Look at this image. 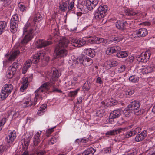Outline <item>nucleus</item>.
I'll use <instances>...</instances> for the list:
<instances>
[{"label": "nucleus", "mask_w": 155, "mask_h": 155, "mask_svg": "<svg viewBox=\"0 0 155 155\" xmlns=\"http://www.w3.org/2000/svg\"><path fill=\"white\" fill-rule=\"evenodd\" d=\"M135 135L133 131H130L128 132L125 135L124 137L125 138H128L134 136Z\"/></svg>", "instance_id": "nucleus-47"}, {"label": "nucleus", "mask_w": 155, "mask_h": 155, "mask_svg": "<svg viewBox=\"0 0 155 155\" xmlns=\"http://www.w3.org/2000/svg\"><path fill=\"white\" fill-rule=\"evenodd\" d=\"M89 38H90L88 40V43L91 44H96V37H90Z\"/></svg>", "instance_id": "nucleus-51"}, {"label": "nucleus", "mask_w": 155, "mask_h": 155, "mask_svg": "<svg viewBox=\"0 0 155 155\" xmlns=\"http://www.w3.org/2000/svg\"><path fill=\"white\" fill-rule=\"evenodd\" d=\"M18 18L17 14L14 15L10 21V28L12 33H14L17 30L18 24Z\"/></svg>", "instance_id": "nucleus-5"}, {"label": "nucleus", "mask_w": 155, "mask_h": 155, "mask_svg": "<svg viewBox=\"0 0 155 155\" xmlns=\"http://www.w3.org/2000/svg\"><path fill=\"white\" fill-rule=\"evenodd\" d=\"M67 6L68 5L66 3L63 2L60 4V10L61 11L64 12L67 10Z\"/></svg>", "instance_id": "nucleus-36"}, {"label": "nucleus", "mask_w": 155, "mask_h": 155, "mask_svg": "<svg viewBox=\"0 0 155 155\" xmlns=\"http://www.w3.org/2000/svg\"><path fill=\"white\" fill-rule=\"evenodd\" d=\"M32 62L31 60H28L24 63L22 69V73L23 74L26 73L28 69L31 65Z\"/></svg>", "instance_id": "nucleus-20"}, {"label": "nucleus", "mask_w": 155, "mask_h": 155, "mask_svg": "<svg viewBox=\"0 0 155 155\" xmlns=\"http://www.w3.org/2000/svg\"><path fill=\"white\" fill-rule=\"evenodd\" d=\"M125 12L126 15L129 16L136 15L138 13L137 11L131 9H127L126 10Z\"/></svg>", "instance_id": "nucleus-25"}, {"label": "nucleus", "mask_w": 155, "mask_h": 155, "mask_svg": "<svg viewBox=\"0 0 155 155\" xmlns=\"http://www.w3.org/2000/svg\"><path fill=\"white\" fill-rule=\"evenodd\" d=\"M98 0H87L86 5L87 8L91 10L98 4Z\"/></svg>", "instance_id": "nucleus-14"}, {"label": "nucleus", "mask_w": 155, "mask_h": 155, "mask_svg": "<svg viewBox=\"0 0 155 155\" xmlns=\"http://www.w3.org/2000/svg\"><path fill=\"white\" fill-rule=\"evenodd\" d=\"M41 141L40 137L37 136H34V138L33 140V143L35 146H37L39 143Z\"/></svg>", "instance_id": "nucleus-43"}, {"label": "nucleus", "mask_w": 155, "mask_h": 155, "mask_svg": "<svg viewBox=\"0 0 155 155\" xmlns=\"http://www.w3.org/2000/svg\"><path fill=\"white\" fill-rule=\"evenodd\" d=\"M109 101L110 102V104L111 105H116L117 103V101L112 98H110L109 99Z\"/></svg>", "instance_id": "nucleus-55"}, {"label": "nucleus", "mask_w": 155, "mask_h": 155, "mask_svg": "<svg viewBox=\"0 0 155 155\" xmlns=\"http://www.w3.org/2000/svg\"><path fill=\"white\" fill-rule=\"evenodd\" d=\"M116 27L121 31L126 30L128 27V23L126 21H118L116 23Z\"/></svg>", "instance_id": "nucleus-13"}, {"label": "nucleus", "mask_w": 155, "mask_h": 155, "mask_svg": "<svg viewBox=\"0 0 155 155\" xmlns=\"http://www.w3.org/2000/svg\"><path fill=\"white\" fill-rule=\"evenodd\" d=\"M140 105V104L138 101L134 100L130 103L128 105V107L131 110H135L139 109Z\"/></svg>", "instance_id": "nucleus-16"}, {"label": "nucleus", "mask_w": 155, "mask_h": 155, "mask_svg": "<svg viewBox=\"0 0 155 155\" xmlns=\"http://www.w3.org/2000/svg\"><path fill=\"white\" fill-rule=\"evenodd\" d=\"M80 89L78 88L74 91H70L68 93V95L69 96L71 97H74L77 94L78 91Z\"/></svg>", "instance_id": "nucleus-42"}, {"label": "nucleus", "mask_w": 155, "mask_h": 155, "mask_svg": "<svg viewBox=\"0 0 155 155\" xmlns=\"http://www.w3.org/2000/svg\"><path fill=\"white\" fill-rule=\"evenodd\" d=\"M104 114V111L102 110H98L96 113V115L99 117H102Z\"/></svg>", "instance_id": "nucleus-50"}, {"label": "nucleus", "mask_w": 155, "mask_h": 155, "mask_svg": "<svg viewBox=\"0 0 155 155\" xmlns=\"http://www.w3.org/2000/svg\"><path fill=\"white\" fill-rule=\"evenodd\" d=\"M46 108L45 105H42L39 108V110H38L37 114L39 115H41L43 113L45 112V109Z\"/></svg>", "instance_id": "nucleus-37"}, {"label": "nucleus", "mask_w": 155, "mask_h": 155, "mask_svg": "<svg viewBox=\"0 0 155 155\" xmlns=\"http://www.w3.org/2000/svg\"><path fill=\"white\" fill-rule=\"evenodd\" d=\"M134 91L133 90H129L126 92V94L130 96L132 95L134 93Z\"/></svg>", "instance_id": "nucleus-62"}, {"label": "nucleus", "mask_w": 155, "mask_h": 155, "mask_svg": "<svg viewBox=\"0 0 155 155\" xmlns=\"http://www.w3.org/2000/svg\"><path fill=\"white\" fill-rule=\"evenodd\" d=\"M57 141V139L55 137H53L50 140L49 142V144H53L55 143Z\"/></svg>", "instance_id": "nucleus-58"}, {"label": "nucleus", "mask_w": 155, "mask_h": 155, "mask_svg": "<svg viewBox=\"0 0 155 155\" xmlns=\"http://www.w3.org/2000/svg\"><path fill=\"white\" fill-rule=\"evenodd\" d=\"M77 62L80 64H82L85 66H89L93 63V61L91 58L83 56L77 59Z\"/></svg>", "instance_id": "nucleus-7"}, {"label": "nucleus", "mask_w": 155, "mask_h": 155, "mask_svg": "<svg viewBox=\"0 0 155 155\" xmlns=\"http://www.w3.org/2000/svg\"><path fill=\"white\" fill-rule=\"evenodd\" d=\"M131 110L129 108H126L123 111L124 115L126 117L129 116L131 113Z\"/></svg>", "instance_id": "nucleus-39"}, {"label": "nucleus", "mask_w": 155, "mask_h": 155, "mask_svg": "<svg viewBox=\"0 0 155 155\" xmlns=\"http://www.w3.org/2000/svg\"><path fill=\"white\" fill-rule=\"evenodd\" d=\"M34 30L31 28L30 24L27 23L24 27L23 30V34L25 36L21 39L20 45L22 46L25 45L29 41L33 38Z\"/></svg>", "instance_id": "nucleus-3"}, {"label": "nucleus", "mask_w": 155, "mask_h": 155, "mask_svg": "<svg viewBox=\"0 0 155 155\" xmlns=\"http://www.w3.org/2000/svg\"><path fill=\"white\" fill-rule=\"evenodd\" d=\"M83 88L85 91H88L90 89V86L88 81H86L84 83L83 86Z\"/></svg>", "instance_id": "nucleus-46"}, {"label": "nucleus", "mask_w": 155, "mask_h": 155, "mask_svg": "<svg viewBox=\"0 0 155 155\" xmlns=\"http://www.w3.org/2000/svg\"><path fill=\"white\" fill-rule=\"evenodd\" d=\"M129 80L132 82H137L138 81L139 79L137 77H136L135 75H132L129 78Z\"/></svg>", "instance_id": "nucleus-40"}, {"label": "nucleus", "mask_w": 155, "mask_h": 155, "mask_svg": "<svg viewBox=\"0 0 155 155\" xmlns=\"http://www.w3.org/2000/svg\"><path fill=\"white\" fill-rule=\"evenodd\" d=\"M19 51L18 50H15L12 52V54L9 57L8 59L6 61L7 62L13 61L19 54Z\"/></svg>", "instance_id": "nucleus-21"}, {"label": "nucleus", "mask_w": 155, "mask_h": 155, "mask_svg": "<svg viewBox=\"0 0 155 155\" xmlns=\"http://www.w3.org/2000/svg\"><path fill=\"white\" fill-rule=\"evenodd\" d=\"M111 152L110 147H108L104 149V153H110Z\"/></svg>", "instance_id": "nucleus-64"}, {"label": "nucleus", "mask_w": 155, "mask_h": 155, "mask_svg": "<svg viewBox=\"0 0 155 155\" xmlns=\"http://www.w3.org/2000/svg\"><path fill=\"white\" fill-rule=\"evenodd\" d=\"M124 129H126L119 128L117 130H110L107 132L105 135L108 136H114L116 134L120 133L122 132V130Z\"/></svg>", "instance_id": "nucleus-19"}, {"label": "nucleus", "mask_w": 155, "mask_h": 155, "mask_svg": "<svg viewBox=\"0 0 155 155\" xmlns=\"http://www.w3.org/2000/svg\"><path fill=\"white\" fill-rule=\"evenodd\" d=\"M56 127V126L54 127L51 128L50 129H49L46 132V136L48 137H49L51 134L52 132H53L54 131V129Z\"/></svg>", "instance_id": "nucleus-49"}, {"label": "nucleus", "mask_w": 155, "mask_h": 155, "mask_svg": "<svg viewBox=\"0 0 155 155\" xmlns=\"http://www.w3.org/2000/svg\"><path fill=\"white\" fill-rule=\"evenodd\" d=\"M18 6L20 9V10L21 11H24V10H26V7H25L22 3H19L18 5Z\"/></svg>", "instance_id": "nucleus-53"}, {"label": "nucleus", "mask_w": 155, "mask_h": 155, "mask_svg": "<svg viewBox=\"0 0 155 155\" xmlns=\"http://www.w3.org/2000/svg\"><path fill=\"white\" fill-rule=\"evenodd\" d=\"M94 17L95 19L98 20L102 19L106 15L97 11L94 13Z\"/></svg>", "instance_id": "nucleus-27"}, {"label": "nucleus", "mask_w": 155, "mask_h": 155, "mask_svg": "<svg viewBox=\"0 0 155 155\" xmlns=\"http://www.w3.org/2000/svg\"><path fill=\"white\" fill-rule=\"evenodd\" d=\"M95 152V150L93 148L91 147L84 151L82 154V155H93Z\"/></svg>", "instance_id": "nucleus-28"}, {"label": "nucleus", "mask_w": 155, "mask_h": 155, "mask_svg": "<svg viewBox=\"0 0 155 155\" xmlns=\"http://www.w3.org/2000/svg\"><path fill=\"white\" fill-rule=\"evenodd\" d=\"M120 50L121 48L119 46H113L108 48L106 51V53L107 55H110L113 53L117 52Z\"/></svg>", "instance_id": "nucleus-15"}, {"label": "nucleus", "mask_w": 155, "mask_h": 155, "mask_svg": "<svg viewBox=\"0 0 155 155\" xmlns=\"http://www.w3.org/2000/svg\"><path fill=\"white\" fill-rule=\"evenodd\" d=\"M8 77L9 78H11L15 74L17 69L11 66L8 68Z\"/></svg>", "instance_id": "nucleus-22"}, {"label": "nucleus", "mask_w": 155, "mask_h": 155, "mask_svg": "<svg viewBox=\"0 0 155 155\" xmlns=\"http://www.w3.org/2000/svg\"><path fill=\"white\" fill-rule=\"evenodd\" d=\"M10 94L8 93L6 91L2 88L0 94V99L1 100L5 99Z\"/></svg>", "instance_id": "nucleus-23"}, {"label": "nucleus", "mask_w": 155, "mask_h": 155, "mask_svg": "<svg viewBox=\"0 0 155 155\" xmlns=\"http://www.w3.org/2000/svg\"><path fill=\"white\" fill-rule=\"evenodd\" d=\"M141 130V129L140 127H137L134 129L132 131H133L134 133L135 134V135L136 134L140 133Z\"/></svg>", "instance_id": "nucleus-59"}, {"label": "nucleus", "mask_w": 155, "mask_h": 155, "mask_svg": "<svg viewBox=\"0 0 155 155\" xmlns=\"http://www.w3.org/2000/svg\"><path fill=\"white\" fill-rule=\"evenodd\" d=\"M86 43L85 41L83 40V39H78V41H77V43L76 45H74V47H81L83 46Z\"/></svg>", "instance_id": "nucleus-34"}, {"label": "nucleus", "mask_w": 155, "mask_h": 155, "mask_svg": "<svg viewBox=\"0 0 155 155\" xmlns=\"http://www.w3.org/2000/svg\"><path fill=\"white\" fill-rule=\"evenodd\" d=\"M13 86L11 84H6L4 85L2 87L3 89L6 91L8 93L11 94L13 89Z\"/></svg>", "instance_id": "nucleus-30"}, {"label": "nucleus", "mask_w": 155, "mask_h": 155, "mask_svg": "<svg viewBox=\"0 0 155 155\" xmlns=\"http://www.w3.org/2000/svg\"><path fill=\"white\" fill-rule=\"evenodd\" d=\"M148 155H155V149L151 147L148 150Z\"/></svg>", "instance_id": "nucleus-54"}, {"label": "nucleus", "mask_w": 155, "mask_h": 155, "mask_svg": "<svg viewBox=\"0 0 155 155\" xmlns=\"http://www.w3.org/2000/svg\"><path fill=\"white\" fill-rule=\"evenodd\" d=\"M142 69L143 73L147 74L153 71V68L152 67L148 66L144 67Z\"/></svg>", "instance_id": "nucleus-33"}, {"label": "nucleus", "mask_w": 155, "mask_h": 155, "mask_svg": "<svg viewBox=\"0 0 155 155\" xmlns=\"http://www.w3.org/2000/svg\"><path fill=\"white\" fill-rule=\"evenodd\" d=\"M150 55V54L149 52H143L138 57L137 60L140 62H146L148 60Z\"/></svg>", "instance_id": "nucleus-12"}, {"label": "nucleus", "mask_w": 155, "mask_h": 155, "mask_svg": "<svg viewBox=\"0 0 155 155\" xmlns=\"http://www.w3.org/2000/svg\"><path fill=\"white\" fill-rule=\"evenodd\" d=\"M121 114V109H117L112 111L110 114V117L111 119L118 118Z\"/></svg>", "instance_id": "nucleus-18"}, {"label": "nucleus", "mask_w": 155, "mask_h": 155, "mask_svg": "<svg viewBox=\"0 0 155 155\" xmlns=\"http://www.w3.org/2000/svg\"><path fill=\"white\" fill-rule=\"evenodd\" d=\"M24 145L23 146L25 149H27L29 144L30 141L29 140H25V139H24Z\"/></svg>", "instance_id": "nucleus-45"}, {"label": "nucleus", "mask_w": 155, "mask_h": 155, "mask_svg": "<svg viewBox=\"0 0 155 155\" xmlns=\"http://www.w3.org/2000/svg\"><path fill=\"white\" fill-rule=\"evenodd\" d=\"M86 54L91 57H93L95 55V51L90 48H88L84 50Z\"/></svg>", "instance_id": "nucleus-31"}, {"label": "nucleus", "mask_w": 155, "mask_h": 155, "mask_svg": "<svg viewBox=\"0 0 155 155\" xmlns=\"http://www.w3.org/2000/svg\"><path fill=\"white\" fill-rule=\"evenodd\" d=\"M16 138L15 132H11L6 137V141L7 143L6 146L8 148H9L12 145V143Z\"/></svg>", "instance_id": "nucleus-11"}, {"label": "nucleus", "mask_w": 155, "mask_h": 155, "mask_svg": "<svg viewBox=\"0 0 155 155\" xmlns=\"http://www.w3.org/2000/svg\"><path fill=\"white\" fill-rule=\"evenodd\" d=\"M108 9V7L105 5L100 6L97 9L98 11L102 14L106 15Z\"/></svg>", "instance_id": "nucleus-26"}, {"label": "nucleus", "mask_w": 155, "mask_h": 155, "mask_svg": "<svg viewBox=\"0 0 155 155\" xmlns=\"http://www.w3.org/2000/svg\"><path fill=\"white\" fill-rule=\"evenodd\" d=\"M109 65L110 67L117 66L119 64V63L117 61L113 60L109 61Z\"/></svg>", "instance_id": "nucleus-44"}, {"label": "nucleus", "mask_w": 155, "mask_h": 155, "mask_svg": "<svg viewBox=\"0 0 155 155\" xmlns=\"http://www.w3.org/2000/svg\"><path fill=\"white\" fill-rule=\"evenodd\" d=\"M4 4L5 6L9 5L11 3V0H0Z\"/></svg>", "instance_id": "nucleus-57"}, {"label": "nucleus", "mask_w": 155, "mask_h": 155, "mask_svg": "<svg viewBox=\"0 0 155 155\" xmlns=\"http://www.w3.org/2000/svg\"><path fill=\"white\" fill-rule=\"evenodd\" d=\"M50 41H45L42 39H39L35 43L36 47L38 48H41L45 47L52 44Z\"/></svg>", "instance_id": "nucleus-10"}, {"label": "nucleus", "mask_w": 155, "mask_h": 155, "mask_svg": "<svg viewBox=\"0 0 155 155\" xmlns=\"http://www.w3.org/2000/svg\"><path fill=\"white\" fill-rule=\"evenodd\" d=\"M42 18V16L39 13H38L35 15L34 21L35 24L36 22H38L39 21L41 20Z\"/></svg>", "instance_id": "nucleus-38"}, {"label": "nucleus", "mask_w": 155, "mask_h": 155, "mask_svg": "<svg viewBox=\"0 0 155 155\" xmlns=\"http://www.w3.org/2000/svg\"><path fill=\"white\" fill-rule=\"evenodd\" d=\"M51 83H45L41 85L39 88L35 91V97L34 98V101L33 102L31 100L26 101L22 104V107L26 108L32 106L35 107H38L39 104V102L37 101V99L38 98H41L42 93L48 91L49 89V86L51 87L52 86V84H54L53 82Z\"/></svg>", "instance_id": "nucleus-1"}, {"label": "nucleus", "mask_w": 155, "mask_h": 155, "mask_svg": "<svg viewBox=\"0 0 155 155\" xmlns=\"http://www.w3.org/2000/svg\"><path fill=\"white\" fill-rule=\"evenodd\" d=\"M45 55V53L44 51H40L35 54L29 60L31 61L32 63L36 64L39 62L40 60L43 58Z\"/></svg>", "instance_id": "nucleus-8"}, {"label": "nucleus", "mask_w": 155, "mask_h": 155, "mask_svg": "<svg viewBox=\"0 0 155 155\" xmlns=\"http://www.w3.org/2000/svg\"><path fill=\"white\" fill-rule=\"evenodd\" d=\"M18 18L17 14L14 15L10 21V28L12 33H14L17 30L18 24Z\"/></svg>", "instance_id": "nucleus-4"}, {"label": "nucleus", "mask_w": 155, "mask_h": 155, "mask_svg": "<svg viewBox=\"0 0 155 155\" xmlns=\"http://www.w3.org/2000/svg\"><path fill=\"white\" fill-rule=\"evenodd\" d=\"M147 134V131L144 130L140 133L137 134L135 137V140L136 142H139L142 141L146 137Z\"/></svg>", "instance_id": "nucleus-17"}, {"label": "nucleus", "mask_w": 155, "mask_h": 155, "mask_svg": "<svg viewBox=\"0 0 155 155\" xmlns=\"http://www.w3.org/2000/svg\"><path fill=\"white\" fill-rule=\"evenodd\" d=\"M112 39L115 41L116 43H117L120 41V39L118 37H116L113 38Z\"/></svg>", "instance_id": "nucleus-61"}, {"label": "nucleus", "mask_w": 155, "mask_h": 155, "mask_svg": "<svg viewBox=\"0 0 155 155\" xmlns=\"http://www.w3.org/2000/svg\"><path fill=\"white\" fill-rule=\"evenodd\" d=\"M148 34L147 30L145 28H141L136 31L132 34L133 37H143L146 35Z\"/></svg>", "instance_id": "nucleus-9"}, {"label": "nucleus", "mask_w": 155, "mask_h": 155, "mask_svg": "<svg viewBox=\"0 0 155 155\" xmlns=\"http://www.w3.org/2000/svg\"><path fill=\"white\" fill-rule=\"evenodd\" d=\"M6 121V118H2L0 121V131L2 129L3 125L5 123Z\"/></svg>", "instance_id": "nucleus-48"}, {"label": "nucleus", "mask_w": 155, "mask_h": 155, "mask_svg": "<svg viewBox=\"0 0 155 155\" xmlns=\"http://www.w3.org/2000/svg\"><path fill=\"white\" fill-rule=\"evenodd\" d=\"M7 27V23L4 21H0V35L5 31Z\"/></svg>", "instance_id": "nucleus-24"}, {"label": "nucleus", "mask_w": 155, "mask_h": 155, "mask_svg": "<svg viewBox=\"0 0 155 155\" xmlns=\"http://www.w3.org/2000/svg\"><path fill=\"white\" fill-rule=\"evenodd\" d=\"M69 42V41L65 38H61L55 48V58H64L67 56L68 52L66 48Z\"/></svg>", "instance_id": "nucleus-2"}, {"label": "nucleus", "mask_w": 155, "mask_h": 155, "mask_svg": "<svg viewBox=\"0 0 155 155\" xmlns=\"http://www.w3.org/2000/svg\"><path fill=\"white\" fill-rule=\"evenodd\" d=\"M19 64L16 62H14L12 64L11 67H12L13 68H16L17 70Z\"/></svg>", "instance_id": "nucleus-63"}, {"label": "nucleus", "mask_w": 155, "mask_h": 155, "mask_svg": "<svg viewBox=\"0 0 155 155\" xmlns=\"http://www.w3.org/2000/svg\"><path fill=\"white\" fill-rule=\"evenodd\" d=\"M126 66L124 65H122L118 68V72L121 73L123 72L126 68Z\"/></svg>", "instance_id": "nucleus-52"}, {"label": "nucleus", "mask_w": 155, "mask_h": 155, "mask_svg": "<svg viewBox=\"0 0 155 155\" xmlns=\"http://www.w3.org/2000/svg\"><path fill=\"white\" fill-rule=\"evenodd\" d=\"M134 57L130 55L126 59H125L123 61L125 63L128 64L132 63L134 61Z\"/></svg>", "instance_id": "nucleus-32"}, {"label": "nucleus", "mask_w": 155, "mask_h": 155, "mask_svg": "<svg viewBox=\"0 0 155 155\" xmlns=\"http://www.w3.org/2000/svg\"><path fill=\"white\" fill-rule=\"evenodd\" d=\"M28 79L27 78H25L23 80L22 85L20 88L21 91L23 92L25 89L27 88L28 85Z\"/></svg>", "instance_id": "nucleus-29"}, {"label": "nucleus", "mask_w": 155, "mask_h": 155, "mask_svg": "<svg viewBox=\"0 0 155 155\" xmlns=\"http://www.w3.org/2000/svg\"><path fill=\"white\" fill-rule=\"evenodd\" d=\"M59 74L57 70L56 69L55 70L49 71L48 73V78L50 79L49 82L47 83L53 82L52 86L54 87V84H55L56 81V79L59 77Z\"/></svg>", "instance_id": "nucleus-6"}, {"label": "nucleus", "mask_w": 155, "mask_h": 155, "mask_svg": "<svg viewBox=\"0 0 155 155\" xmlns=\"http://www.w3.org/2000/svg\"><path fill=\"white\" fill-rule=\"evenodd\" d=\"M128 54L126 51H121L117 53L116 56L118 58H125L128 56Z\"/></svg>", "instance_id": "nucleus-35"}, {"label": "nucleus", "mask_w": 155, "mask_h": 155, "mask_svg": "<svg viewBox=\"0 0 155 155\" xmlns=\"http://www.w3.org/2000/svg\"><path fill=\"white\" fill-rule=\"evenodd\" d=\"M74 2L72 1L70 2L68 8V10H70L72 9L74 7Z\"/></svg>", "instance_id": "nucleus-60"}, {"label": "nucleus", "mask_w": 155, "mask_h": 155, "mask_svg": "<svg viewBox=\"0 0 155 155\" xmlns=\"http://www.w3.org/2000/svg\"><path fill=\"white\" fill-rule=\"evenodd\" d=\"M106 44L107 45H114L116 43L112 39L108 41H106Z\"/></svg>", "instance_id": "nucleus-56"}, {"label": "nucleus", "mask_w": 155, "mask_h": 155, "mask_svg": "<svg viewBox=\"0 0 155 155\" xmlns=\"http://www.w3.org/2000/svg\"><path fill=\"white\" fill-rule=\"evenodd\" d=\"M106 40H104L102 38H99L96 37V44H99L102 43H104L106 44Z\"/></svg>", "instance_id": "nucleus-41"}]
</instances>
